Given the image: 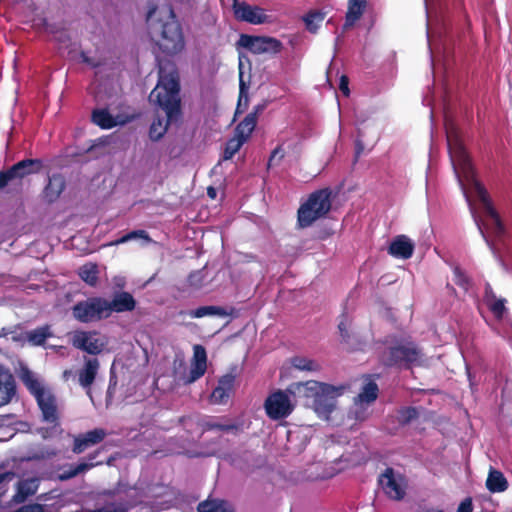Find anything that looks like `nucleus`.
Returning <instances> with one entry per match:
<instances>
[{"label":"nucleus","mask_w":512,"mask_h":512,"mask_svg":"<svg viewBox=\"0 0 512 512\" xmlns=\"http://www.w3.org/2000/svg\"><path fill=\"white\" fill-rule=\"evenodd\" d=\"M447 145L454 171L458 178L462 176L465 181L472 187L475 195L479 199L486 220H482L473 213L474 221L478 227L481 236L486 243L490 245L489 238L492 236L496 240H501L506 229L500 218L499 213L495 209L492 199L485 186L476 178V172L473 167L471 158L467 153L459 131L456 127L450 126L446 129Z\"/></svg>","instance_id":"1"},{"label":"nucleus","mask_w":512,"mask_h":512,"mask_svg":"<svg viewBox=\"0 0 512 512\" xmlns=\"http://www.w3.org/2000/svg\"><path fill=\"white\" fill-rule=\"evenodd\" d=\"M149 100L154 102L165 112L166 119L159 116L153 120L149 128V137L152 141L160 140L172 124H179L182 119V106L180 98V81L176 70L165 73L159 70V80L151 91Z\"/></svg>","instance_id":"2"},{"label":"nucleus","mask_w":512,"mask_h":512,"mask_svg":"<svg viewBox=\"0 0 512 512\" xmlns=\"http://www.w3.org/2000/svg\"><path fill=\"white\" fill-rule=\"evenodd\" d=\"M157 7H152L147 13L149 34L159 49L166 55L180 53L185 47V40L180 23L177 21L171 7L167 9V20H153Z\"/></svg>","instance_id":"3"},{"label":"nucleus","mask_w":512,"mask_h":512,"mask_svg":"<svg viewBox=\"0 0 512 512\" xmlns=\"http://www.w3.org/2000/svg\"><path fill=\"white\" fill-rule=\"evenodd\" d=\"M332 190L329 187L318 189L309 194L297 211V223L300 228H307L315 221L325 217L332 207Z\"/></svg>","instance_id":"4"},{"label":"nucleus","mask_w":512,"mask_h":512,"mask_svg":"<svg viewBox=\"0 0 512 512\" xmlns=\"http://www.w3.org/2000/svg\"><path fill=\"white\" fill-rule=\"evenodd\" d=\"M29 393L35 398L42 414V420L53 427L60 425L57 397L50 388L45 387L36 377L28 374L23 379Z\"/></svg>","instance_id":"5"},{"label":"nucleus","mask_w":512,"mask_h":512,"mask_svg":"<svg viewBox=\"0 0 512 512\" xmlns=\"http://www.w3.org/2000/svg\"><path fill=\"white\" fill-rule=\"evenodd\" d=\"M421 357V349L415 343L407 341L388 347L383 352L381 360L387 367L411 369L420 363Z\"/></svg>","instance_id":"6"},{"label":"nucleus","mask_w":512,"mask_h":512,"mask_svg":"<svg viewBox=\"0 0 512 512\" xmlns=\"http://www.w3.org/2000/svg\"><path fill=\"white\" fill-rule=\"evenodd\" d=\"M106 305L105 298L90 297L77 302L72 307V314L73 317L81 323L98 322L109 317Z\"/></svg>","instance_id":"7"},{"label":"nucleus","mask_w":512,"mask_h":512,"mask_svg":"<svg viewBox=\"0 0 512 512\" xmlns=\"http://www.w3.org/2000/svg\"><path fill=\"white\" fill-rule=\"evenodd\" d=\"M44 168L41 159L26 158L13 164L7 170L0 171V190L8 184L20 182L25 177L39 174Z\"/></svg>","instance_id":"8"},{"label":"nucleus","mask_w":512,"mask_h":512,"mask_svg":"<svg viewBox=\"0 0 512 512\" xmlns=\"http://www.w3.org/2000/svg\"><path fill=\"white\" fill-rule=\"evenodd\" d=\"M236 45L255 55L268 54L273 56L283 49V43L275 37L249 34H241Z\"/></svg>","instance_id":"9"},{"label":"nucleus","mask_w":512,"mask_h":512,"mask_svg":"<svg viewBox=\"0 0 512 512\" xmlns=\"http://www.w3.org/2000/svg\"><path fill=\"white\" fill-rule=\"evenodd\" d=\"M378 485L387 498L393 501H402L406 496L407 481L406 478L396 473L392 467H387L378 476Z\"/></svg>","instance_id":"10"},{"label":"nucleus","mask_w":512,"mask_h":512,"mask_svg":"<svg viewBox=\"0 0 512 512\" xmlns=\"http://www.w3.org/2000/svg\"><path fill=\"white\" fill-rule=\"evenodd\" d=\"M232 10L236 20L252 25L272 23V16L258 5H251L245 1L232 0Z\"/></svg>","instance_id":"11"},{"label":"nucleus","mask_w":512,"mask_h":512,"mask_svg":"<svg viewBox=\"0 0 512 512\" xmlns=\"http://www.w3.org/2000/svg\"><path fill=\"white\" fill-rule=\"evenodd\" d=\"M343 390V386L322 383L310 407L319 416H329L335 408L336 397L340 396Z\"/></svg>","instance_id":"12"},{"label":"nucleus","mask_w":512,"mask_h":512,"mask_svg":"<svg viewBox=\"0 0 512 512\" xmlns=\"http://www.w3.org/2000/svg\"><path fill=\"white\" fill-rule=\"evenodd\" d=\"M288 394L287 390H278L267 397L264 407L270 419H283L292 413L294 406L291 404Z\"/></svg>","instance_id":"13"},{"label":"nucleus","mask_w":512,"mask_h":512,"mask_svg":"<svg viewBox=\"0 0 512 512\" xmlns=\"http://www.w3.org/2000/svg\"><path fill=\"white\" fill-rule=\"evenodd\" d=\"M95 335H97L96 331H77L72 337V346L91 355L100 354L104 343L95 338Z\"/></svg>","instance_id":"14"},{"label":"nucleus","mask_w":512,"mask_h":512,"mask_svg":"<svg viewBox=\"0 0 512 512\" xmlns=\"http://www.w3.org/2000/svg\"><path fill=\"white\" fill-rule=\"evenodd\" d=\"M107 435L103 428H95L85 433L78 434L73 437L72 452L74 454H81L87 449L101 443Z\"/></svg>","instance_id":"15"},{"label":"nucleus","mask_w":512,"mask_h":512,"mask_svg":"<svg viewBox=\"0 0 512 512\" xmlns=\"http://www.w3.org/2000/svg\"><path fill=\"white\" fill-rule=\"evenodd\" d=\"M321 384L322 382L315 380L292 383L287 388V392L295 399L302 400L305 406L310 407L312 401L317 395V391L320 389Z\"/></svg>","instance_id":"16"},{"label":"nucleus","mask_w":512,"mask_h":512,"mask_svg":"<svg viewBox=\"0 0 512 512\" xmlns=\"http://www.w3.org/2000/svg\"><path fill=\"white\" fill-rule=\"evenodd\" d=\"M135 506V503L129 500L117 498L113 501L106 497L98 496L93 508L86 504L82 509L84 512H127Z\"/></svg>","instance_id":"17"},{"label":"nucleus","mask_w":512,"mask_h":512,"mask_svg":"<svg viewBox=\"0 0 512 512\" xmlns=\"http://www.w3.org/2000/svg\"><path fill=\"white\" fill-rule=\"evenodd\" d=\"M240 424L224 422L222 419L217 417H199V434L197 440H199L203 434L207 431L219 430L224 433L238 434L240 431Z\"/></svg>","instance_id":"18"},{"label":"nucleus","mask_w":512,"mask_h":512,"mask_svg":"<svg viewBox=\"0 0 512 512\" xmlns=\"http://www.w3.org/2000/svg\"><path fill=\"white\" fill-rule=\"evenodd\" d=\"M109 317L113 312L123 313L133 311L136 307V300L133 295L126 291L117 292L109 301L106 299Z\"/></svg>","instance_id":"19"},{"label":"nucleus","mask_w":512,"mask_h":512,"mask_svg":"<svg viewBox=\"0 0 512 512\" xmlns=\"http://www.w3.org/2000/svg\"><path fill=\"white\" fill-rule=\"evenodd\" d=\"M207 370V353L202 345L193 347V358L187 383H192L201 378Z\"/></svg>","instance_id":"20"},{"label":"nucleus","mask_w":512,"mask_h":512,"mask_svg":"<svg viewBox=\"0 0 512 512\" xmlns=\"http://www.w3.org/2000/svg\"><path fill=\"white\" fill-rule=\"evenodd\" d=\"M483 301L496 320L500 321L504 318L507 312V301L505 298H498L489 283L485 284Z\"/></svg>","instance_id":"21"},{"label":"nucleus","mask_w":512,"mask_h":512,"mask_svg":"<svg viewBox=\"0 0 512 512\" xmlns=\"http://www.w3.org/2000/svg\"><path fill=\"white\" fill-rule=\"evenodd\" d=\"M415 245L411 239L404 235H397L388 247V254L398 259H409L414 253Z\"/></svg>","instance_id":"22"},{"label":"nucleus","mask_w":512,"mask_h":512,"mask_svg":"<svg viewBox=\"0 0 512 512\" xmlns=\"http://www.w3.org/2000/svg\"><path fill=\"white\" fill-rule=\"evenodd\" d=\"M16 394V383L12 373L0 366V407L8 404Z\"/></svg>","instance_id":"23"},{"label":"nucleus","mask_w":512,"mask_h":512,"mask_svg":"<svg viewBox=\"0 0 512 512\" xmlns=\"http://www.w3.org/2000/svg\"><path fill=\"white\" fill-rule=\"evenodd\" d=\"M66 188V181L62 174L55 173L49 176L48 183L43 189V198L48 203H54Z\"/></svg>","instance_id":"24"},{"label":"nucleus","mask_w":512,"mask_h":512,"mask_svg":"<svg viewBox=\"0 0 512 512\" xmlns=\"http://www.w3.org/2000/svg\"><path fill=\"white\" fill-rule=\"evenodd\" d=\"M99 367L100 363L97 358L87 359L83 367L78 371V382L80 386L90 391L96 379Z\"/></svg>","instance_id":"25"},{"label":"nucleus","mask_w":512,"mask_h":512,"mask_svg":"<svg viewBox=\"0 0 512 512\" xmlns=\"http://www.w3.org/2000/svg\"><path fill=\"white\" fill-rule=\"evenodd\" d=\"M367 6V0H349L345 16L344 29H348L362 17Z\"/></svg>","instance_id":"26"},{"label":"nucleus","mask_w":512,"mask_h":512,"mask_svg":"<svg viewBox=\"0 0 512 512\" xmlns=\"http://www.w3.org/2000/svg\"><path fill=\"white\" fill-rule=\"evenodd\" d=\"M38 484L36 479L20 480L17 483L16 493L12 497L14 503H23L28 497L36 493Z\"/></svg>","instance_id":"27"},{"label":"nucleus","mask_w":512,"mask_h":512,"mask_svg":"<svg viewBox=\"0 0 512 512\" xmlns=\"http://www.w3.org/2000/svg\"><path fill=\"white\" fill-rule=\"evenodd\" d=\"M486 487L491 493H501L507 490L508 481L501 471L490 468Z\"/></svg>","instance_id":"28"},{"label":"nucleus","mask_w":512,"mask_h":512,"mask_svg":"<svg viewBox=\"0 0 512 512\" xmlns=\"http://www.w3.org/2000/svg\"><path fill=\"white\" fill-rule=\"evenodd\" d=\"M91 121L101 129H111L117 125L116 119L107 108L94 109Z\"/></svg>","instance_id":"29"},{"label":"nucleus","mask_w":512,"mask_h":512,"mask_svg":"<svg viewBox=\"0 0 512 512\" xmlns=\"http://www.w3.org/2000/svg\"><path fill=\"white\" fill-rule=\"evenodd\" d=\"M53 336L49 325L37 327L31 331H28L26 338L33 346H43L46 340Z\"/></svg>","instance_id":"30"},{"label":"nucleus","mask_w":512,"mask_h":512,"mask_svg":"<svg viewBox=\"0 0 512 512\" xmlns=\"http://www.w3.org/2000/svg\"><path fill=\"white\" fill-rule=\"evenodd\" d=\"M255 114H247L244 119L236 126L235 134L244 140H248L257 125Z\"/></svg>","instance_id":"31"},{"label":"nucleus","mask_w":512,"mask_h":512,"mask_svg":"<svg viewBox=\"0 0 512 512\" xmlns=\"http://www.w3.org/2000/svg\"><path fill=\"white\" fill-rule=\"evenodd\" d=\"M239 67H242V63L240 62ZM248 85L243 80V72L240 69L239 73V97L237 102V107L235 114H242L248 108L249 97H248Z\"/></svg>","instance_id":"32"},{"label":"nucleus","mask_w":512,"mask_h":512,"mask_svg":"<svg viewBox=\"0 0 512 512\" xmlns=\"http://www.w3.org/2000/svg\"><path fill=\"white\" fill-rule=\"evenodd\" d=\"M98 267L94 263H86L79 268L78 275L89 286H96L98 282Z\"/></svg>","instance_id":"33"},{"label":"nucleus","mask_w":512,"mask_h":512,"mask_svg":"<svg viewBox=\"0 0 512 512\" xmlns=\"http://www.w3.org/2000/svg\"><path fill=\"white\" fill-rule=\"evenodd\" d=\"M325 15L326 14L324 12L319 10L309 11L303 17L306 29L311 33H316L321 23L324 21Z\"/></svg>","instance_id":"34"},{"label":"nucleus","mask_w":512,"mask_h":512,"mask_svg":"<svg viewBox=\"0 0 512 512\" xmlns=\"http://www.w3.org/2000/svg\"><path fill=\"white\" fill-rule=\"evenodd\" d=\"M227 311L220 306H200L189 312V316L192 318H202L205 316H227Z\"/></svg>","instance_id":"35"},{"label":"nucleus","mask_w":512,"mask_h":512,"mask_svg":"<svg viewBox=\"0 0 512 512\" xmlns=\"http://www.w3.org/2000/svg\"><path fill=\"white\" fill-rule=\"evenodd\" d=\"M61 472L57 474V479L59 481H67L70 480L76 476H78L81 473H85L90 470V466L86 464H72L69 465L67 469L60 468Z\"/></svg>","instance_id":"36"},{"label":"nucleus","mask_w":512,"mask_h":512,"mask_svg":"<svg viewBox=\"0 0 512 512\" xmlns=\"http://www.w3.org/2000/svg\"><path fill=\"white\" fill-rule=\"evenodd\" d=\"M291 365L301 371H309V372H316L320 371L321 366L320 364L313 360L309 359L303 356H295L291 359Z\"/></svg>","instance_id":"37"},{"label":"nucleus","mask_w":512,"mask_h":512,"mask_svg":"<svg viewBox=\"0 0 512 512\" xmlns=\"http://www.w3.org/2000/svg\"><path fill=\"white\" fill-rule=\"evenodd\" d=\"M246 142L243 138L235 134L234 137L230 138L225 145L223 152V160H230L233 156L241 149L243 144Z\"/></svg>","instance_id":"38"},{"label":"nucleus","mask_w":512,"mask_h":512,"mask_svg":"<svg viewBox=\"0 0 512 512\" xmlns=\"http://www.w3.org/2000/svg\"><path fill=\"white\" fill-rule=\"evenodd\" d=\"M378 391L377 384L370 381L363 386L362 391L358 394V400L362 403H371L377 399Z\"/></svg>","instance_id":"39"},{"label":"nucleus","mask_w":512,"mask_h":512,"mask_svg":"<svg viewBox=\"0 0 512 512\" xmlns=\"http://www.w3.org/2000/svg\"><path fill=\"white\" fill-rule=\"evenodd\" d=\"M198 512H232L225 506V502L217 500H205L198 504Z\"/></svg>","instance_id":"40"},{"label":"nucleus","mask_w":512,"mask_h":512,"mask_svg":"<svg viewBox=\"0 0 512 512\" xmlns=\"http://www.w3.org/2000/svg\"><path fill=\"white\" fill-rule=\"evenodd\" d=\"M352 320L349 318L348 314L344 311L340 316V321L338 324V330L343 342H349L352 333H351Z\"/></svg>","instance_id":"41"},{"label":"nucleus","mask_w":512,"mask_h":512,"mask_svg":"<svg viewBox=\"0 0 512 512\" xmlns=\"http://www.w3.org/2000/svg\"><path fill=\"white\" fill-rule=\"evenodd\" d=\"M134 239H143L147 243L152 242L151 237L145 230H133V231H130L127 234L123 235L122 237L116 239L115 241L111 242V245L124 244V243L134 240Z\"/></svg>","instance_id":"42"},{"label":"nucleus","mask_w":512,"mask_h":512,"mask_svg":"<svg viewBox=\"0 0 512 512\" xmlns=\"http://www.w3.org/2000/svg\"><path fill=\"white\" fill-rule=\"evenodd\" d=\"M454 282L457 286L462 288L465 292L469 291L472 286L471 278L459 266L453 267Z\"/></svg>","instance_id":"43"},{"label":"nucleus","mask_w":512,"mask_h":512,"mask_svg":"<svg viewBox=\"0 0 512 512\" xmlns=\"http://www.w3.org/2000/svg\"><path fill=\"white\" fill-rule=\"evenodd\" d=\"M188 438H193L194 433H199V416H183L179 419Z\"/></svg>","instance_id":"44"},{"label":"nucleus","mask_w":512,"mask_h":512,"mask_svg":"<svg viewBox=\"0 0 512 512\" xmlns=\"http://www.w3.org/2000/svg\"><path fill=\"white\" fill-rule=\"evenodd\" d=\"M400 422L402 424H408L412 420L416 419L419 415L417 408L415 407H405L400 410Z\"/></svg>","instance_id":"45"},{"label":"nucleus","mask_w":512,"mask_h":512,"mask_svg":"<svg viewBox=\"0 0 512 512\" xmlns=\"http://www.w3.org/2000/svg\"><path fill=\"white\" fill-rule=\"evenodd\" d=\"M16 477L13 471L0 472V496L6 491L8 484Z\"/></svg>","instance_id":"46"},{"label":"nucleus","mask_w":512,"mask_h":512,"mask_svg":"<svg viewBox=\"0 0 512 512\" xmlns=\"http://www.w3.org/2000/svg\"><path fill=\"white\" fill-rule=\"evenodd\" d=\"M230 393L225 391L222 387H216L211 394V401L215 404H221L226 402L229 398Z\"/></svg>","instance_id":"47"},{"label":"nucleus","mask_w":512,"mask_h":512,"mask_svg":"<svg viewBox=\"0 0 512 512\" xmlns=\"http://www.w3.org/2000/svg\"><path fill=\"white\" fill-rule=\"evenodd\" d=\"M285 152L282 148V146H277L271 153L269 160H268V166H274L278 165L280 161L284 158Z\"/></svg>","instance_id":"48"},{"label":"nucleus","mask_w":512,"mask_h":512,"mask_svg":"<svg viewBox=\"0 0 512 512\" xmlns=\"http://www.w3.org/2000/svg\"><path fill=\"white\" fill-rule=\"evenodd\" d=\"M99 454H100V450H96V451L88 454L87 457L84 458L79 463L89 465L90 469L94 468L97 465H101L103 463V461L97 460V457Z\"/></svg>","instance_id":"49"},{"label":"nucleus","mask_w":512,"mask_h":512,"mask_svg":"<svg viewBox=\"0 0 512 512\" xmlns=\"http://www.w3.org/2000/svg\"><path fill=\"white\" fill-rule=\"evenodd\" d=\"M234 376L227 374L220 378L217 387H222L228 393L231 392L234 385Z\"/></svg>","instance_id":"50"},{"label":"nucleus","mask_w":512,"mask_h":512,"mask_svg":"<svg viewBox=\"0 0 512 512\" xmlns=\"http://www.w3.org/2000/svg\"><path fill=\"white\" fill-rule=\"evenodd\" d=\"M339 90L343 93L344 96L349 97L350 89H349V78L347 75H341L339 80Z\"/></svg>","instance_id":"51"},{"label":"nucleus","mask_w":512,"mask_h":512,"mask_svg":"<svg viewBox=\"0 0 512 512\" xmlns=\"http://www.w3.org/2000/svg\"><path fill=\"white\" fill-rule=\"evenodd\" d=\"M457 512H473L472 498H465L458 506Z\"/></svg>","instance_id":"52"},{"label":"nucleus","mask_w":512,"mask_h":512,"mask_svg":"<svg viewBox=\"0 0 512 512\" xmlns=\"http://www.w3.org/2000/svg\"><path fill=\"white\" fill-rule=\"evenodd\" d=\"M265 108V104H258L253 107V110L249 114H255V119L258 120L259 115L264 111Z\"/></svg>","instance_id":"53"},{"label":"nucleus","mask_w":512,"mask_h":512,"mask_svg":"<svg viewBox=\"0 0 512 512\" xmlns=\"http://www.w3.org/2000/svg\"><path fill=\"white\" fill-rule=\"evenodd\" d=\"M81 58H82V61L91 65L92 67H97L98 64L93 62L86 54L85 52H81Z\"/></svg>","instance_id":"54"},{"label":"nucleus","mask_w":512,"mask_h":512,"mask_svg":"<svg viewBox=\"0 0 512 512\" xmlns=\"http://www.w3.org/2000/svg\"><path fill=\"white\" fill-rule=\"evenodd\" d=\"M207 194L211 197V198H214L216 196V191L213 187H209L207 189Z\"/></svg>","instance_id":"55"},{"label":"nucleus","mask_w":512,"mask_h":512,"mask_svg":"<svg viewBox=\"0 0 512 512\" xmlns=\"http://www.w3.org/2000/svg\"><path fill=\"white\" fill-rule=\"evenodd\" d=\"M330 235H331V233H330V232H325L323 235H320V236H319V239L324 240V239H326V238H327L328 236H330Z\"/></svg>","instance_id":"56"},{"label":"nucleus","mask_w":512,"mask_h":512,"mask_svg":"<svg viewBox=\"0 0 512 512\" xmlns=\"http://www.w3.org/2000/svg\"><path fill=\"white\" fill-rule=\"evenodd\" d=\"M427 512H443V511L439 510V509H429V510H427Z\"/></svg>","instance_id":"57"},{"label":"nucleus","mask_w":512,"mask_h":512,"mask_svg":"<svg viewBox=\"0 0 512 512\" xmlns=\"http://www.w3.org/2000/svg\"><path fill=\"white\" fill-rule=\"evenodd\" d=\"M4 334L0 333V337H2Z\"/></svg>","instance_id":"58"}]
</instances>
